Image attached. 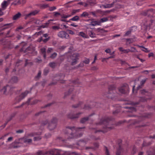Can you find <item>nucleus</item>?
I'll use <instances>...</instances> for the list:
<instances>
[{"instance_id": "f257e3e1", "label": "nucleus", "mask_w": 155, "mask_h": 155, "mask_svg": "<svg viewBox=\"0 0 155 155\" xmlns=\"http://www.w3.org/2000/svg\"><path fill=\"white\" fill-rule=\"evenodd\" d=\"M99 124H103L104 126L102 130H97L95 132V133L100 132L105 133L114 128L113 127L110 126V125L112 124V122L111 119L109 117H105L101 119Z\"/></svg>"}, {"instance_id": "f03ea898", "label": "nucleus", "mask_w": 155, "mask_h": 155, "mask_svg": "<svg viewBox=\"0 0 155 155\" xmlns=\"http://www.w3.org/2000/svg\"><path fill=\"white\" fill-rule=\"evenodd\" d=\"M84 128H85L84 127L78 128H76L75 127H66L64 130V132L66 134L70 135L68 139L72 138L74 137V133L76 131Z\"/></svg>"}, {"instance_id": "7ed1b4c3", "label": "nucleus", "mask_w": 155, "mask_h": 155, "mask_svg": "<svg viewBox=\"0 0 155 155\" xmlns=\"http://www.w3.org/2000/svg\"><path fill=\"white\" fill-rule=\"evenodd\" d=\"M58 119L56 117H53L48 123V127L50 130H53L56 127Z\"/></svg>"}, {"instance_id": "20e7f679", "label": "nucleus", "mask_w": 155, "mask_h": 155, "mask_svg": "<svg viewBox=\"0 0 155 155\" xmlns=\"http://www.w3.org/2000/svg\"><path fill=\"white\" fill-rule=\"evenodd\" d=\"M154 13V9L153 8H150L143 11L141 13V14L142 15L147 16L151 18L153 17Z\"/></svg>"}, {"instance_id": "39448f33", "label": "nucleus", "mask_w": 155, "mask_h": 155, "mask_svg": "<svg viewBox=\"0 0 155 155\" xmlns=\"http://www.w3.org/2000/svg\"><path fill=\"white\" fill-rule=\"evenodd\" d=\"M79 56V54L77 53L73 54L70 56V58L72 61L71 63L72 65H74L77 63V61L78 59V57Z\"/></svg>"}, {"instance_id": "423d86ee", "label": "nucleus", "mask_w": 155, "mask_h": 155, "mask_svg": "<svg viewBox=\"0 0 155 155\" xmlns=\"http://www.w3.org/2000/svg\"><path fill=\"white\" fill-rule=\"evenodd\" d=\"M82 113L79 112L76 114H74L72 112H71L67 114V117L71 120H74L78 118Z\"/></svg>"}, {"instance_id": "0eeeda50", "label": "nucleus", "mask_w": 155, "mask_h": 155, "mask_svg": "<svg viewBox=\"0 0 155 155\" xmlns=\"http://www.w3.org/2000/svg\"><path fill=\"white\" fill-rule=\"evenodd\" d=\"M58 36L61 38H65L68 39L69 38V35L66 32L64 31H60L58 34Z\"/></svg>"}, {"instance_id": "6e6552de", "label": "nucleus", "mask_w": 155, "mask_h": 155, "mask_svg": "<svg viewBox=\"0 0 155 155\" xmlns=\"http://www.w3.org/2000/svg\"><path fill=\"white\" fill-rule=\"evenodd\" d=\"M28 93V91H26L22 93L20 96L17 97L15 99L17 102H20L27 95Z\"/></svg>"}, {"instance_id": "1a4fd4ad", "label": "nucleus", "mask_w": 155, "mask_h": 155, "mask_svg": "<svg viewBox=\"0 0 155 155\" xmlns=\"http://www.w3.org/2000/svg\"><path fill=\"white\" fill-rule=\"evenodd\" d=\"M115 87L114 85H111L109 86L108 89L109 92L106 94V97L109 98H112L113 97L112 94L110 91L115 89Z\"/></svg>"}, {"instance_id": "9d476101", "label": "nucleus", "mask_w": 155, "mask_h": 155, "mask_svg": "<svg viewBox=\"0 0 155 155\" xmlns=\"http://www.w3.org/2000/svg\"><path fill=\"white\" fill-rule=\"evenodd\" d=\"M128 88V86L127 84H125L120 88L119 90L120 92L122 94H125Z\"/></svg>"}, {"instance_id": "9b49d317", "label": "nucleus", "mask_w": 155, "mask_h": 155, "mask_svg": "<svg viewBox=\"0 0 155 155\" xmlns=\"http://www.w3.org/2000/svg\"><path fill=\"white\" fill-rule=\"evenodd\" d=\"M88 140L87 139L80 140L77 143V144L81 146H84L86 144Z\"/></svg>"}, {"instance_id": "f8f14e48", "label": "nucleus", "mask_w": 155, "mask_h": 155, "mask_svg": "<svg viewBox=\"0 0 155 155\" xmlns=\"http://www.w3.org/2000/svg\"><path fill=\"white\" fill-rule=\"evenodd\" d=\"M65 75L63 74H60L58 75L57 76V81H60L61 83H64V81H63V80L64 78Z\"/></svg>"}, {"instance_id": "ddd939ff", "label": "nucleus", "mask_w": 155, "mask_h": 155, "mask_svg": "<svg viewBox=\"0 0 155 155\" xmlns=\"http://www.w3.org/2000/svg\"><path fill=\"white\" fill-rule=\"evenodd\" d=\"M94 114V113H93L92 114L89 115L88 117H85L81 119L80 120V122L81 123L84 124L88 120L89 117Z\"/></svg>"}, {"instance_id": "4468645a", "label": "nucleus", "mask_w": 155, "mask_h": 155, "mask_svg": "<svg viewBox=\"0 0 155 155\" xmlns=\"http://www.w3.org/2000/svg\"><path fill=\"white\" fill-rule=\"evenodd\" d=\"M18 78L16 76H14L11 78L9 81V82L11 84L16 83L18 82Z\"/></svg>"}, {"instance_id": "2eb2a0df", "label": "nucleus", "mask_w": 155, "mask_h": 155, "mask_svg": "<svg viewBox=\"0 0 155 155\" xmlns=\"http://www.w3.org/2000/svg\"><path fill=\"white\" fill-rule=\"evenodd\" d=\"M140 92L142 95H144L147 96L149 97L151 96V93L145 89L141 90Z\"/></svg>"}, {"instance_id": "dca6fc26", "label": "nucleus", "mask_w": 155, "mask_h": 155, "mask_svg": "<svg viewBox=\"0 0 155 155\" xmlns=\"http://www.w3.org/2000/svg\"><path fill=\"white\" fill-rule=\"evenodd\" d=\"M39 12V10H35L31 12L29 14H27L26 15V18L28 17L31 16H34L37 14Z\"/></svg>"}, {"instance_id": "f3484780", "label": "nucleus", "mask_w": 155, "mask_h": 155, "mask_svg": "<svg viewBox=\"0 0 155 155\" xmlns=\"http://www.w3.org/2000/svg\"><path fill=\"white\" fill-rule=\"evenodd\" d=\"M35 50V48L31 47L29 46L26 48L24 51V53L28 52L29 53L34 52Z\"/></svg>"}, {"instance_id": "a211bd4d", "label": "nucleus", "mask_w": 155, "mask_h": 155, "mask_svg": "<svg viewBox=\"0 0 155 155\" xmlns=\"http://www.w3.org/2000/svg\"><path fill=\"white\" fill-rule=\"evenodd\" d=\"M68 91L66 92L65 93L64 97H65L67 96H68L71 94L73 90L74 87L72 86H71L68 87Z\"/></svg>"}, {"instance_id": "6ab92c4d", "label": "nucleus", "mask_w": 155, "mask_h": 155, "mask_svg": "<svg viewBox=\"0 0 155 155\" xmlns=\"http://www.w3.org/2000/svg\"><path fill=\"white\" fill-rule=\"evenodd\" d=\"M147 155H155V149L153 148H150L147 151Z\"/></svg>"}, {"instance_id": "aec40b11", "label": "nucleus", "mask_w": 155, "mask_h": 155, "mask_svg": "<svg viewBox=\"0 0 155 155\" xmlns=\"http://www.w3.org/2000/svg\"><path fill=\"white\" fill-rule=\"evenodd\" d=\"M21 140L23 143L30 144L32 141V140L31 139H28L26 138H23L21 139Z\"/></svg>"}, {"instance_id": "412c9836", "label": "nucleus", "mask_w": 155, "mask_h": 155, "mask_svg": "<svg viewBox=\"0 0 155 155\" xmlns=\"http://www.w3.org/2000/svg\"><path fill=\"white\" fill-rule=\"evenodd\" d=\"M19 140H16L12 144L11 146L13 148H17L20 147L19 145Z\"/></svg>"}, {"instance_id": "4be33fe9", "label": "nucleus", "mask_w": 155, "mask_h": 155, "mask_svg": "<svg viewBox=\"0 0 155 155\" xmlns=\"http://www.w3.org/2000/svg\"><path fill=\"white\" fill-rule=\"evenodd\" d=\"M135 28V29H137V28L136 27H132L129 29V30L127 31L125 34L124 35V36H128L130 34L131 32L133 31V28Z\"/></svg>"}, {"instance_id": "5701e85b", "label": "nucleus", "mask_w": 155, "mask_h": 155, "mask_svg": "<svg viewBox=\"0 0 155 155\" xmlns=\"http://www.w3.org/2000/svg\"><path fill=\"white\" fill-rule=\"evenodd\" d=\"M100 25V22L99 21H91V23L89 24L90 25H92L93 26H95L96 25Z\"/></svg>"}, {"instance_id": "b1692460", "label": "nucleus", "mask_w": 155, "mask_h": 155, "mask_svg": "<svg viewBox=\"0 0 155 155\" xmlns=\"http://www.w3.org/2000/svg\"><path fill=\"white\" fill-rule=\"evenodd\" d=\"M8 5V4L7 3V2L6 1H4L3 2H2L1 4L2 10H5Z\"/></svg>"}, {"instance_id": "393cba45", "label": "nucleus", "mask_w": 155, "mask_h": 155, "mask_svg": "<svg viewBox=\"0 0 155 155\" xmlns=\"http://www.w3.org/2000/svg\"><path fill=\"white\" fill-rule=\"evenodd\" d=\"M8 87H9L8 85H7L6 86H5L1 90H0V95L2 94H5L7 88Z\"/></svg>"}, {"instance_id": "a878e982", "label": "nucleus", "mask_w": 155, "mask_h": 155, "mask_svg": "<svg viewBox=\"0 0 155 155\" xmlns=\"http://www.w3.org/2000/svg\"><path fill=\"white\" fill-rule=\"evenodd\" d=\"M150 97H140L139 101L141 102H145L147 101L148 99H150Z\"/></svg>"}, {"instance_id": "bb28decb", "label": "nucleus", "mask_w": 155, "mask_h": 155, "mask_svg": "<svg viewBox=\"0 0 155 155\" xmlns=\"http://www.w3.org/2000/svg\"><path fill=\"white\" fill-rule=\"evenodd\" d=\"M21 15V14L20 12H18L17 14L15 15L13 17V19L15 20L19 18Z\"/></svg>"}, {"instance_id": "cd10ccee", "label": "nucleus", "mask_w": 155, "mask_h": 155, "mask_svg": "<svg viewBox=\"0 0 155 155\" xmlns=\"http://www.w3.org/2000/svg\"><path fill=\"white\" fill-rule=\"evenodd\" d=\"M41 52L43 54V57L45 59L46 58V49L45 48H43L41 49Z\"/></svg>"}, {"instance_id": "c85d7f7f", "label": "nucleus", "mask_w": 155, "mask_h": 155, "mask_svg": "<svg viewBox=\"0 0 155 155\" xmlns=\"http://www.w3.org/2000/svg\"><path fill=\"white\" fill-rule=\"evenodd\" d=\"M88 34L89 36L92 38H94L96 37V34L93 32L92 31H88Z\"/></svg>"}, {"instance_id": "c756f323", "label": "nucleus", "mask_w": 155, "mask_h": 155, "mask_svg": "<svg viewBox=\"0 0 155 155\" xmlns=\"http://www.w3.org/2000/svg\"><path fill=\"white\" fill-rule=\"evenodd\" d=\"M114 4V2L111 4H107L106 5H103V7L104 8H110L113 6Z\"/></svg>"}, {"instance_id": "7c9ffc66", "label": "nucleus", "mask_w": 155, "mask_h": 155, "mask_svg": "<svg viewBox=\"0 0 155 155\" xmlns=\"http://www.w3.org/2000/svg\"><path fill=\"white\" fill-rule=\"evenodd\" d=\"M48 153V152H44L42 151H39L37 152L36 155H46Z\"/></svg>"}, {"instance_id": "2f4dec72", "label": "nucleus", "mask_w": 155, "mask_h": 155, "mask_svg": "<svg viewBox=\"0 0 155 155\" xmlns=\"http://www.w3.org/2000/svg\"><path fill=\"white\" fill-rule=\"evenodd\" d=\"M87 3L90 5H94L95 3V0H87Z\"/></svg>"}, {"instance_id": "473e14b6", "label": "nucleus", "mask_w": 155, "mask_h": 155, "mask_svg": "<svg viewBox=\"0 0 155 155\" xmlns=\"http://www.w3.org/2000/svg\"><path fill=\"white\" fill-rule=\"evenodd\" d=\"M152 143L151 142H147L146 141H144L143 143L142 144L143 147L148 146L150 145Z\"/></svg>"}, {"instance_id": "72a5a7b5", "label": "nucleus", "mask_w": 155, "mask_h": 155, "mask_svg": "<svg viewBox=\"0 0 155 155\" xmlns=\"http://www.w3.org/2000/svg\"><path fill=\"white\" fill-rule=\"evenodd\" d=\"M15 114H12L9 117L7 118L6 120L7 121V122H8L9 121L12 120V119L15 116Z\"/></svg>"}, {"instance_id": "f704fd0d", "label": "nucleus", "mask_w": 155, "mask_h": 155, "mask_svg": "<svg viewBox=\"0 0 155 155\" xmlns=\"http://www.w3.org/2000/svg\"><path fill=\"white\" fill-rule=\"evenodd\" d=\"M96 31L97 32H106L107 31V30H104L103 29V28H97L96 29Z\"/></svg>"}, {"instance_id": "c9c22d12", "label": "nucleus", "mask_w": 155, "mask_h": 155, "mask_svg": "<svg viewBox=\"0 0 155 155\" xmlns=\"http://www.w3.org/2000/svg\"><path fill=\"white\" fill-rule=\"evenodd\" d=\"M49 65L51 68H54L56 66V63L55 62H50L49 64Z\"/></svg>"}, {"instance_id": "e433bc0d", "label": "nucleus", "mask_w": 155, "mask_h": 155, "mask_svg": "<svg viewBox=\"0 0 155 155\" xmlns=\"http://www.w3.org/2000/svg\"><path fill=\"white\" fill-rule=\"evenodd\" d=\"M146 81V79L142 80L140 82V85L137 88V89L138 90L140 88H141V86H142L145 82Z\"/></svg>"}, {"instance_id": "4c0bfd02", "label": "nucleus", "mask_w": 155, "mask_h": 155, "mask_svg": "<svg viewBox=\"0 0 155 155\" xmlns=\"http://www.w3.org/2000/svg\"><path fill=\"white\" fill-rule=\"evenodd\" d=\"M79 20V17L78 16H75L73 18L70 19V20L74 21H77Z\"/></svg>"}, {"instance_id": "58836bf2", "label": "nucleus", "mask_w": 155, "mask_h": 155, "mask_svg": "<svg viewBox=\"0 0 155 155\" xmlns=\"http://www.w3.org/2000/svg\"><path fill=\"white\" fill-rule=\"evenodd\" d=\"M108 20V18L107 17H105L101 19L100 20H99V21L100 22L101 24V23L107 21Z\"/></svg>"}, {"instance_id": "ea45409f", "label": "nucleus", "mask_w": 155, "mask_h": 155, "mask_svg": "<svg viewBox=\"0 0 155 155\" xmlns=\"http://www.w3.org/2000/svg\"><path fill=\"white\" fill-rule=\"evenodd\" d=\"M83 103L82 102H79L78 104H77L73 105L72 106V107L73 108H76L80 107L82 104Z\"/></svg>"}, {"instance_id": "a19ab883", "label": "nucleus", "mask_w": 155, "mask_h": 155, "mask_svg": "<svg viewBox=\"0 0 155 155\" xmlns=\"http://www.w3.org/2000/svg\"><path fill=\"white\" fill-rule=\"evenodd\" d=\"M49 69L48 68L45 69L43 71V74L45 75H46L49 72Z\"/></svg>"}, {"instance_id": "79ce46f5", "label": "nucleus", "mask_w": 155, "mask_h": 155, "mask_svg": "<svg viewBox=\"0 0 155 155\" xmlns=\"http://www.w3.org/2000/svg\"><path fill=\"white\" fill-rule=\"evenodd\" d=\"M28 60L26 59L25 61V66H26L28 64H29L30 65H33V63L32 62H28Z\"/></svg>"}, {"instance_id": "37998d69", "label": "nucleus", "mask_w": 155, "mask_h": 155, "mask_svg": "<svg viewBox=\"0 0 155 155\" xmlns=\"http://www.w3.org/2000/svg\"><path fill=\"white\" fill-rule=\"evenodd\" d=\"M41 137L40 136H38L37 137H34V141H37L41 140Z\"/></svg>"}, {"instance_id": "c03bdc74", "label": "nucleus", "mask_w": 155, "mask_h": 155, "mask_svg": "<svg viewBox=\"0 0 155 155\" xmlns=\"http://www.w3.org/2000/svg\"><path fill=\"white\" fill-rule=\"evenodd\" d=\"M104 150L105 151V153L106 155H110L109 150L106 147H104Z\"/></svg>"}, {"instance_id": "a18cd8bd", "label": "nucleus", "mask_w": 155, "mask_h": 155, "mask_svg": "<svg viewBox=\"0 0 155 155\" xmlns=\"http://www.w3.org/2000/svg\"><path fill=\"white\" fill-rule=\"evenodd\" d=\"M57 55V54L55 52H54L51 54L50 56V58L52 59H54L56 57Z\"/></svg>"}, {"instance_id": "49530a36", "label": "nucleus", "mask_w": 155, "mask_h": 155, "mask_svg": "<svg viewBox=\"0 0 155 155\" xmlns=\"http://www.w3.org/2000/svg\"><path fill=\"white\" fill-rule=\"evenodd\" d=\"M89 14L88 13L86 12H84L81 15V17H85L87 16H88Z\"/></svg>"}, {"instance_id": "de8ad7c7", "label": "nucleus", "mask_w": 155, "mask_h": 155, "mask_svg": "<svg viewBox=\"0 0 155 155\" xmlns=\"http://www.w3.org/2000/svg\"><path fill=\"white\" fill-rule=\"evenodd\" d=\"M55 103V102L54 101H53L51 103H49L48 104L45 105L44 107V108H45L48 107H49L51 106L52 104H54Z\"/></svg>"}, {"instance_id": "09e8293b", "label": "nucleus", "mask_w": 155, "mask_h": 155, "mask_svg": "<svg viewBox=\"0 0 155 155\" xmlns=\"http://www.w3.org/2000/svg\"><path fill=\"white\" fill-rule=\"evenodd\" d=\"M138 46L140 48H143V49H144L146 50V51H145L144 49H141V50L142 51H144L146 52H149V51H148L147 48H145L144 46Z\"/></svg>"}, {"instance_id": "8fccbe9b", "label": "nucleus", "mask_w": 155, "mask_h": 155, "mask_svg": "<svg viewBox=\"0 0 155 155\" xmlns=\"http://www.w3.org/2000/svg\"><path fill=\"white\" fill-rule=\"evenodd\" d=\"M79 35L82 37L83 38H86V34L82 32H79Z\"/></svg>"}, {"instance_id": "3c124183", "label": "nucleus", "mask_w": 155, "mask_h": 155, "mask_svg": "<svg viewBox=\"0 0 155 155\" xmlns=\"http://www.w3.org/2000/svg\"><path fill=\"white\" fill-rule=\"evenodd\" d=\"M130 52H134L137 51L136 48L134 47H131L130 49Z\"/></svg>"}, {"instance_id": "603ef678", "label": "nucleus", "mask_w": 155, "mask_h": 155, "mask_svg": "<svg viewBox=\"0 0 155 155\" xmlns=\"http://www.w3.org/2000/svg\"><path fill=\"white\" fill-rule=\"evenodd\" d=\"M41 71H39L37 75L35 77V78H38V79L40 78L41 76Z\"/></svg>"}, {"instance_id": "864d4df0", "label": "nucleus", "mask_w": 155, "mask_h": 155, "mask_svg": "<svg viewBox=\"0 0 155 155\" xmlns=\"http://www.w3.org/2000/svg\"><path fill=\"white\" fill-rule=\"evenodd\" d=\"M124 108L125 109H130V110H132L133 111H136V109L134 107H124Z\"/></svg>"}, {"instance_id": "5fc2aeb1", "label": "nucleus", "mask_w": 155, "mask_h": 155, "mask_svg": "<svg viewBox=\"0 0 155 155\" xmlns=\"http://www.w3.org/2000/svg\"><path fill=\"white\" fill-rule=\"evenodd\" d=\"M91 106L87 104L85 105L84 108L85 109H89L91 108Z\"/></svg>"}, {"instance_id": "6e6d98bb", "label": "nucleus", "mask_w": 155, "mask_h": 155, "mask_svg": "<svg viewBox=\"0 0 155 155\" xmlns=\"http://www.w3.org/2000/svg\"><path fill=\"white\" fill-rule=\"evenodd\" d=\"M51 135L49 133L46 134L45 136V137L46 138H48L51 137Z\"/></svg>"}, {"instance_id": "4d7b16f0", "label": "nucleus", "mask_w": 155, "mask_h": 155, "mask_svg": "<svg viewBox=\"0 0 155 155\" xmlns=\"http://www.w3.org/2000/svg\"><path fill=\"white\" fill-rule=\"evenodd\" d=\"M136 151H137L136 148L135 147H134L133 148V150L132 152V153L133 154H134L136 153Z\"/></svg>"}, {"instance_id": "13d9d810", "label": "nucleus", "mask_w": 155, "mask_h": 155, "mask_svg": "<svg viewBox=\"0 0 155 155\" xmlns=\"http://www.w3.org/2000/svg\"><path fill=\"white\" fill-rule=\"evenodd\" d=\"M90 15H92L95 17H97L96 14V12H90Z\"/></svg>"}, {"instance_id": "bf43d9fd", "label": "nucleus", "mask_w": 155, "mask_h": 155, "mask_svg": "<svg viewBox=\"0 0 155 155\" xmlns=\"http://www.w3.org/2000/svg\"><path fill=\"white\" fill-rule=\"evenodd\" d=\"M52 28L54 30H58L60 28L59 26H54L52 27Z\"/></svg>"}, {"instance_id": "052dcab7", "label": "nucleus", "mask_w": 155, "mask_h": 155, "mask_svg": "<svg viewBox=\"0 0 155 155\" xmlns=\"http://www.w3.org/2000/svg\"><path fill=\"white\" fill-rule=\"evenodd\" d=\"M61 18H66L70 17L71 15H61Z\"/></svg>"}, {"instance_id": "680f3d73", "label": "nucleus", "mask_w": 155, "mask_h": 155, "mask_svg": "<svg viewBox=\"0 0 155 155\" xmlns=\"http://www.w3.org/2000/svg\"><path fill=\"white\" fill-rule=\"evenodd\" d=\"M79 9L73 10L72 12V15H74V14H75V13L78 12H79Z\"/></svg>"}, {"instance_id": "e2e57ef3", "label": "nucleus", "mask_w": 155, "mask_h": 155, "mask_svg": "<svg viewBox=\"0 0 155 155\" xmlns=\"http://www.w3.org/2000/svg\"><path fill=\"white\" fill-rule=\"evenodd\" d=\"M24 130L22 129L16 131V133L18 134H21L23 133Z\"/></svg>"}, {"instance_id": "0e129e2a", "label": "nucleus", "mask_w": 155, "mask_h": 155, "mask_svg": "<svg viewBox=\"0 0 155 155\" xmlns=\"http://www.w3.org/2000/svg\"><path fill=\"white\" fill-rule=\"evenodd\" d=\"M50 39V37H48V38L43 40V41L44 43H46V42H47Z\"/></svg>"}, {"instance_id": "69168bd1", "label": "nucleus", "mask_w": 155, "mask_h": 155, "mask_svg": "<svg viewBox=\"0 0 155 155\" xmlns=\"http://www.w3.org/2000/svg\"><path fill=\"white\" fill-rule=\"evenodd\" d=\"M56 9V7L55 6L51 7L49 8V10L50 11H52Z\"/></svg>"}, {"instance_id": "338daca9", "label": "nucleus", "mask_w": 155, "mask_h": 155, "mask_svg": "<svg viewBox=\"0 0 155 155\" xmlns=\"http://www.w3.org/2000/svg\"><path fill=\"white\" fill-rule=\"evenodd\" d=\"M14 36V33L11 32V33L9 35H7V37L9 38V37H13Z\"/></svg>"}, {"instance_id": "774afa93", "label": "nucleus", "mask_w": 155, "mask_h": 155, "mask_svg": "<svg viewBox=\"0 0 155 155\" xmlns=\"http://www.w3.org/2000/svg\"><path fill=\"white\" fill-rule=\"evenodd\" d=\"M73 83L74 84H76L79 83V81L78 79H77L76 80H74L73 81Z\"/></svg>"}]
</instances>
